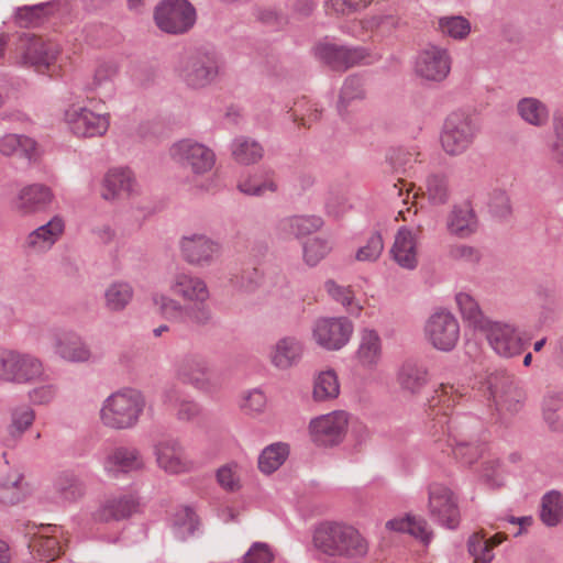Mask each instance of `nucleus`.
<instances>
[{"label": "nucleus", "mask_w": 563, "mask_h": 563, "mask_svg": "<svg viewBox=\"0 0 563 563\" xmlns=\"http://www.w3.org/2000/svg\"><path fill=\"white\" fill-rule=\"evenodd\" d=\"M154 455L158 467L170 475L189 472L192 467L191 462L186 459L181 445L174 439L158 441L154 446Z\"/></svg>", "instance_id": "27"}, {"label": "nucleus", "mask_w": 563, "mask_h": 563, "mask_svg": "<svg viewBox=\"0 0 563 563\" xmlns=\"http://www.w3.org/2000/svg\"><path fill=\"white\" fill-rule=\"evenodd\" d=\"M428 510L442 527L455 529L460 522L457 497L448 486L434 482L428 486Z\"/></svg>", "instance_id": "16"}, {"label": "nucleus", "mask_w": 563, "mask_h": 563, "mask_svg": "<svg viewBox=\"0 0 563 563\" xmlns=\"http://www.w3.org/2000/svg\"><path fill=\"white\" fill-rule=\"evenodd\" d=\"M43 362L33 354L18 350H0V383L30 384L43 378Z\"/></svg>", "instance_id": "5"}, {"label": "nucleus", "mask_w": 563, "mask_h": 563, "mask_svg": "<svg viewBox=\"0 0 563 563\" xmlns=\"http://www.w3.org/2000/svg\"><path fill=\"white\" fill-rule=\"evenodd\" d=\"M365 96L363 80L358 76H350L345 79L340 93L339 107L344 108L351 101L363 99Z\"/></svg>", "instance_id": "63"}, {"label": "nucleus", "mask_w": 563, "mask_h": 563, "mask_svg": "<svg viewBox=\"0 0 563 563\" xmlns=\"http://www.w3.org/2000/svg\"><path fill=\"white\" fill-rule=\"evenodd\" d=\"M484 387L492 400V406L497 411L516 413L520 410L525 400V393L518 386L515 377L506 371L490 373L484 383Z\"/></svg>", "instance_id": "10"}, {"label": "nucleus", "mask_w": 563, "mask_h": 563, "mask_svg": "<svg viewBox=\"0 0 563 563\" xmlns=\"http://www.w3.org/2000/svg\"><path fill=\"white\" fill-rule=\"evenodd\" d=\"M58 1L25 5L16 9L15 20L22 27H35L42 24L45 19L58 11Z\"/></svg>", "instance_id": "40"}, {"label": "nucleus", "mask_w": 563, "mask_h": 563, "mask_svg": "<svg viewBox=\"0 0 563 563\" xmlns=\"http://www.w3.org/2000/svg\"><path fill=\"white\" fill-rule=\"evenodd\" d=\"M232 156L243 165H250L258 162L263 156L262 146L254 140L241 136L232 142Z\"/></svg>", "instance_id": "48"}, {"label": "nucleus", "mask_w": 563, "mask_h": 563, "mask_svg": "<svg viewBox=\"0 0 563 563\" xmlns=\"http://www.w3.org/2000/svg\"><path fill=\"white\" fill-rule=\"evenodd\" d=\"M199 526V518L196 511L189 506L177 509L173 516L172 530L175 538L180 541H185L195 536Z\"/></svg>", "instance_id": "42"}, {"label": "nucleus", "mask_w": 563, "mask_h": 563, "mask_svg": "<svg viewBox=\"0 0 563 563\" xmlns=\"http://www.w3.org/2000/svg\"><path fill=\"white\" fill-rule=\"evenodd\" d=\"M145 408V398L141 391L123 388L108 396L100 408L102 424L113 430L134 428Z\"/></svg>", "instance_id": "2"}, {"label": "nucleus", "mask_w": 563, "mask_h": 563, "mask_svg": "<svg viewBox=\"0 0 563 563\" xmlns=\"http://www.w3.org/2000/svg\"><path fill=\"white\" fill-rule=\"evenodd\" d=\"M170 291L189 302L209 300L210 291L207 283L199 276L188 272H177L169 280Z\"/></svg>", "instance_id": "30"}, {"label": "nucleus", "mask_w": 563, "mask_h": 563, "mask_svg": "<svg viewBox=\"0 0 563 563\" xmlns=\"http://www.w3.org/2000/svg\"><path fill=\"white\" fill-rule=\"evenodd\" d=\"M59 52L57 43L23 32L14 42L13 59L15 64L30 66L41 71L47 69L56 60Z\"/></svg>", "instance_id": "7"}, {"label": "nucleus", "mask_w": 563, "mask_h": 563, "mask_svg": "<svg viewBox=\"0 0 563 563\" xmlns=\"http://www.w3.org/2000/svg\"><path fill=\"white\" fill-rule=\"evenodd\" d=\"M314 55L334 70H346L362 65H371L382 59V54L368 46L339 45L321 42L314 47Z\"/></svg>", "instance_id": "4"}, {"label": "nucleus", "mask_w": 563, "mask_h": 563, "mask_svg": "<svg viewBox=\"0 0 563 563\" xmlns=\"http://www.w3.org/2000/svg\"><path fill=\"white\" fill-rule=\"evenodd\" d=\"M64 118L69 130L80 137L102 136L107 133L110 125V115L108 113H95L86 107L76 104H71L66 109Z\"/></svg>", "instance_id": "19"}, {"label": "nucleus", "mask_w": 563, "mask_h": 563, "mask_svg": "<svg viewBox=\"0 0 563 563\" xmlns=\"http://www.w3.org/2000/svg\"><path fill=\"white\" fill-rule=\"evenodd\" d=\"M484 387L492 400V406L497 411L516 413L520 410L525 400V393L518 386L515 377L506 371L490 373L484 383Z\"/></svg>", "instance_id": "9"}, {"label": "nucleus", "mask_w": 563, "mask_h": 563, "mask_svg": "<svg viewBox=\"0 0 563 563\" xmlns=\"http://www.w3.org/2000/svg\"><path fill=\"white\" fill-rule=\"evenodd\" d=\"M136 191V181L129 168L110 169L102 183L101 196L106 200H112L123 196H131Z\"/></svg>", "instance_id": "32"}, {"label": "nucleus", "mask_w": 563, "mask_h": 563, "mask_svg": "<svg viewBox=\"0 0 563 563\" xmlns=\"http://www.w3.org/2000/svg\"><path fill=\"white\" fill-rule=\"evenodd\" d=\"M313 545L321 553L344 559L364 558L368 552V542L351 525L327 521L313 532Z\"/></svg>", "instance_id": "1"}, {"label": "nucleus", "mask_w": 563, "mask_h": 563, "mask_svg": "<svg viewBox=\"0 0 563 563\" xmlns=\"http://www.w3.org/2000/svg\"><path fill=\"white\" fill-rule=\"evenodd\" d=\"M397 379L404 391L416 395L428 384V371L420 363L407 361L400 366Z\"/></svg>", "instance_id": "39"}, {"label": "nucleus", "mask_w": 563, "mask_h": 563, "mask_svg": "<svg viewBox=\"0 0 563 563\" xmlns=\"http://www.w3.org/2000/svg\"><path fill=\"white\" fill-rule=\"evenodd\" d=\"M446 227L451 234L467 238L477 230V218L467 206H455L448 216Z\"/></svg>", "instance_id": "38"}, {"label": "nucleus", "mask_w": 563, "mask_h": 563, "mask_svg": "<svg viewBox=\"0 0 563 563\" xmlns=\"http://www.w3.org/2000/svg\"><path fill=\"white\" fill-rule=\"evenodd\" d=\"M63 529L57 526H41L33 534L29 547L33 552L46 561H54L63 550Z\"/></svg>", "instance_id": "31"}, {"label": "nucleus", "mask_w": 563, "mask_h": 563, "mask_svg": "<svg viewBox=\"0 0 563 563\" xmlns=\"http://www.w3.org/2000/svg\"><path fill=\"white\" fill-rule=\"evenodd\" d=\"M563 405V397L560 394H548L543 399V419L552 431H563V419L559 411Z\"/></svg>", "instance_id": "53"}, {"label": "nucleus", "mask_w": 563, "mask_h": 563, "mask_svg": "<svg viewBox=\"0 0 563 563\" xmlns=\"http://www.w3.org/2000/svg\"><path fill=\"white\" fill-rule=\"evenodd\" d=\"M155 23L169 34H183L192 27L196 11L187 0H164L155 9Z\"/></svg>", "instance_id": "12"}, {"label": "nucleus", "mask_w": 563, "mask_h": 563, "mask_svg": "<svg viewBox=\"0 0 563 563\" xmlns=\"http://www.w3.org/2000/svg\"><path fill=\"white\" fill-rule=\"evenodd\" d=\"M424 333L428 342L434 349L450 352L459 342L460 325L451 312L440 310L429 317L424 325Z\"/></svg>", "instance_id": "17"}, {"label": "nucleus", "mask_w": 563, "mask_h": 563, "mask_svg": "<svg viewBox=\"0 0 563 563\" xmlns=\"http://www.w3.org/2000/svg\"><path fill=\"white\" fill-rule=\"evenodd\" d=\"M140 509L139 498L131 493L111 495L93 514L99 522L120 521L130 518Z\"/></svg>", "instance_id": "25"}, {"label": "nucleus", "mask_w": 563, "mask_h": 563, "mask_svg": "<svg viewBox=\"0 0 563 563\" xmlns=\"http://www.w3.org/2000/svg\"><path fill=\"white\" fill-rule=\"evenodd\" d=\"M27 494V485L23 475L19 473L10 474L0 481V503L3 505H16L22 501Z\"/></svg>", "instance_id": "45"}, {"label": "nucleus", "mask_w": 563, "mask_h": 563, "mask_svg": "<svg viewBox=\"0 0 563 563\" xmlns=\"http://www.w3.org/2000/svg\"><path fill=\"white\" fill-rule=\"evenodd\" d=\"M540 518L548 527H554L563 518V496L560 492L551 490L542 498Z\"/></svg>", "instance_id": "49"}, {"label": "nucleus", "mask_w": 563, "mask_h": 563, "mask_svg": "<svg viewBox=\"0 0 563 563\" xmlns=\"http://www.w3.org/2000/svg\"><path fill=\"white\" fill-rule=\"evenodd\" d=\"M479 128L475 119L465 112L450 113L442 126L440 142L443 151L450 156L465 153L474 143Z\"/></svg>", "instance_id": "6"}, {"label": "nucleus", "mask_w": 563, "mask_h": 563, "mask_svg": "<svg viewBox=\"0 0 563 563\" xmlns=\"http://www.w3.org/2000/svg\"><path fill=\"white\" fill-rule=\"evenodd\" d=\"M274 558L271 547L264 542H254L242 558V563H271Z\"/></svg>", "instance_id": "64"}, {"label": "nucleus", "mask_w": 563, "mask_h": 563, "mask_svg": "<svg viewBox=\"0 0 563 563\" xmlns=\"http://www.w3.org/2000/svg\"><path fill=\"white\" fill-rule=\"evenodd\" d=\"M496 354L514 357L522 353L523 340L516 327L508 322L488 320L481 329Z\"/></svg>", "instance_id": "18"}, {"label": "nucleus", "mask_w": 563, "mask_h": 563, "mask_svg": "<svg viewBox=\"0 0 563 563\" xmlns=\"http://www.w3.org/2000/svg\"><path fill=\"white\" fill-rule=\"evenodd\" d=\"M174 375L181 384L199 391L213 393L220 387L207 358L198 353L180 356L174 364Z\"/></svg>", "instance_id": "8"}, {"label": "nucleus", "mask_w": 563, "mask_h": 563, "mask_svg": "<svg viewBox=\"0 0 563 563\" xmlns=\"http://www.w3.org/2000/svg\"><path fill=\"white\" fill-rule=\"evenodd\" d=\"M313 399L316 401H328L335 399L340 394V384L334 371L321 372L313 383Z\"/></svg>", "instance_id": "47"}, {"label": "nucleus", "mask_w": 563, "mask_h": 563, "mask_svg": "<svg viewBox=\"0 0 563 563\" xmlns=\"http://www.w3.org/2000/svg\"><path fill=\"white\" fill-rule=\"evenodd\" d=\"M362 29L372 34L374 41L385 43L393 38L405 22L396 9L374 13L361 21Z\"/></svg>", "instance_id": "28"}, {"label": "nucleus", "mask_w": 563, "mask_h": 563, "mask_svg": "<svg viewBox=\"0 0 563 563\" xmlns=\"http://www.w3.org/2000/svg\"><path fill=\"white\" fill-rule=\"evenodd\" d=\"M452 453L456 460L465 465H472L483 456L484 448L474 439L451 444Z\"/></svg>", "instance_id": "59"}, {"label": "nucleus", "mask_w": 563, "mask_h": 563, "mask_svg": "<svg viewBox=\"0 0 563 563\" xmlns=\"http://www.w3.org/2000/svg\"><path fill=\"white\" fill-rule=\"evenodd\" d=\"M450 69L451 59L448 51L438 46L421 51L416 60V73L426 80L441 81L446 78Z\"/></svg>", "instance_id": "21"}, {"label": "nucleus", "mask_w": 563, "mask_h": 563, "mask_svg": "<svg viewBox=\"0 0 563 563\" xmlns=\"http://www.w3.org/2000/svg\"><path fill=\"white\" fill-rule=\"evenodd\" d=\"M64 231V219L59 216H54L48 222L31 231L26 235L23 246L31 253H46L63 236Z\"/></svg>", "instance_id": "29"}, {"label": "nucleus", "mask_w": 563, "mask_h": 563, "mask_svg": "<svg viewBox=\"0 0 563 563\" xmlns=\"http://www.w3.org/2000/svg\"><path fill=\"white\" fill-rule=\"evenodd\" d=\"M393 260L402 268L415 269L418 265L417 235L407 227H401L390 250Z\"/></svg>", "instance_id": "33"}, {"label": "nucleus", "mask_w": 563, "mask_h": 563, "mask_svg": "<svg viewBox=\"0 0 563 563\" xmlns=\"http://www.w3.org/2000/svg\"><path fill=\"white\" fill-rule=\"evenodd\" d=\"M467 550L474 563H490L495 558L492 543L482 532H475L468 538Z\"/></svg>", "instance_id": "55"}, {"label": "nucleus", "mask_w": 563, "mask_h": 563, "mask_svg": "<svg viewBox=\"0 0 563 563\" xmlns=\"http://www.w3.org/2000/svg\"><path fill=\"white\" fill-rule=\"evenodd\" d=\"M439 29L454 40H464L471 32V23L461 15L443 16L439 20Z\"/></svg>", "instance_id": "57"}, {"label": "nucleus", "mask_w": 563, "mask_h": 563, "mask_svg": "<svg viewBox=\"0 0 563 563\" xmlns=\"http://www.w3.org/2000/svg\"><path fill=\"white\" fill-rule=\"evenodd\" d=\"M54 200L52 189L42 184H32L20 189L12 200V209L20 216L45 211Z\"/></svg>", "instance_id": "22"}, {"label": "nucleus", "mask_w": 563, "mask_h": 563, "mask_svg": "<svg viewBox=\"0 0 563 563\" xmlns=\"http://www.w3.org/2000/svg\"><path fill=\"white\" fill-rule=\"evenodd\" d=\"M518 117L534 128H544L550 121V109L545 102L536 97H523L516 104Z\"/></svg>", "instance_id": "35"}, {"label": "nucleus", "mask_w": 563, "mask_h": 563, "mask_svg": "<svg viewBox=\"0 0 563 563\" xmlns=\"http://www.w3.org/2000/svg\"><path fill=\"white\" fill-rule=\"evenodd\" d=\"M34 419L35 412L30 406L14 408L11 413L10 433L14 437L21 435L33 424Z\"/></svg>", "instance_id": "61"}, {"label": "nucleus", "mask_w": 563, "mask_h": 563, "mask_svg": "<svg viewBox=\"0 0 563 563\" xmlns=\"http://www.w3.org/2000/svg\"><path fill=\"white\" fill-rule=\"evenodd\" d=\"M384 250V241L378 232L372 233L366 243L362 245L355 255V258L360 262H376Z\"/></svg>", "instance_id": "62"}, {"label": "nucleus", "mask_w": 563, "mask_h": 563, "mask_svg": "<svg viewBox=\"0 0 563 563\" xmlns=\"http://www.w3.org/2000/svg\"><path fill=\"white\" fill-rule=\"evenodd\" d=\"M324 288L333 300L340 302L350 312H360L361 307L354 303V295L350 287L341 286L333 279H329L324 283Z\"/></svg>", "instance_id": "60"}, {"label": "nucleus", "mask_w": 563, "mask_h": 563, "mask_svg": "<svg viewBox=\"0 0 563 563\" xmlns=\"http://www.w3.org/2000/svg\"><path fill=\"white\" fill-rule=\"evenodd\" d=\"M181 258L195 267H209L222 254V245L205 233H189L179 240Z\"/></svg>", "instance_id": "13"}, {"label": "nucleus", "mask_w": 563, "mask_h": 563, "mask_svg": "<svg viewBox=\"0 0 563 563\" xmlns=\"http://www.w3.org/2000/svg\"><path fill=\"white\" fill-rule=\"evenodd\" d=\"M354 331L345 317H320L311 325V339L322 350L339 351L344 347Z\"/></svg>", "instance_id": "11"}, {"label": "nucleus", "mask_w": 563, "mask_h": 563, "mask_svg": "<svg viewBox=\"0 0 563 563\" xmlns=\"http://www.w3.org/2000/svg\"><path fill=\"white\" fill-rule=\"evenodd\" d=\"M133 286L125 280L110 283L103 291V307L112 313L122 312L132 302Z\"/></svg>", "instance_id": "37"}, {"label": "nucleus", "mask_w": 563, "mask_h": 563, "mask_svg": "<svg viewBox=\"0 0 563 563\" xmlns=\"http://www.w3.org/2000/svg\"><path fill=\"white\" fill-rule=\"evenodd\" d=\"M303 354V342L295 335H285L269 346L268 360L276 369L288 371L301 362Z\"/></svg>", "instance_id": "24"}, {"label": "nucleus", "mask_w": 563, "mask_h": 563, "mask_svg": "<svg viewBox=\"0 0 563 563\" xmlns=\"http://www.w3.org/2000/svg\"><path fill=\"white\" fill-rule=\"evenodd\" d=\"M288 445L284 443H275L265 448L258 457V468L271 474L275 472L288 456Z\"/></svg>", "instance_id": "51"}, {"label": "nucleus", "mask_w": 563, "mask_h": 563, "mask_svg": "<svg viewBox=\"0 0 563 563\" xmlns=\"http://www.w3.org/2000/svg\"><path fill=\"white\" fill-rule=\"evenodd\" d=\"M386 528L394 531L408 532L424 543H428L432 537V532L429 530L427 521L415 516H406L404 518L388 520L386 522Z\"/></svg>", "instance_id": "43"}, {"label": "nucleus", "mask_w": 563, "mask_h": 563, "mask_svg": "<svg viewBox=\"0 0 563 563\" xmlns=\"http://www.w3.org/2000/svg\"><path fill=\"white\" fill-rule=\"evenodd\" d=\"M174 162L189 168L195 175L210 172L216 164V154L207 145L192 139H183L169 148Z\"/></svg>", "instance_id": "15"}, {"label": "nucleus", "mask_w": 563, "mask_h": 563, "mask_svg": "<svg viewBox=\"0 0 563 563\" xmlns=\"http://www.w3.org/2000/svg\"><path fill=\"white\" fill-rule=\"evenodd\" d=\"M183 324L205 328L214 324V314L208 300L186 305Z\"/></svg>", "instance_id": "50"}, {"label": "nucleus", "mask_w": 563, "mask_h": 563, "mask_svg": "<svg viewBox=\"0 0 563 563\" xmlns=\"http://www.w3.org/2000/svg\"><path fill=\"white\" fill-rule=\"evenodd\" d=\"M347 427L349 413L344 410H334L310 420V439L318 446L333 448L343 442Z\"/></svg>", "instance_id": "14"}, {"label": "nucleus", "mask_w": 563, "mask_h": 563, "mask_svg": "<svg viewBox=\"0 0 563 563\" xmlns=\"http://www.w3.org/2000/svg\"><path fill=\"white\" fill-rule=\"evenodd\" d=\"M426 194L433 205H443L449 200L450 188L445 176L431 175L427 178Z\"/></svg>", "instance_id": "58"}, {"label": "nucleus", "mask_w": 563, "mask_h": 563, "mask_svg": "<svg viewBox=\"0 0 563 563\" xmlns=\"http://www.w3.org/2000/svg\"><path fill=\"white\" fill-rule=\"evenodd\" d=\"M238 188L244 195L262 197L267 192H275L278 187L272 174L256 173L240 180Z\"/></svg>", "instance_id": "46"}, {"label": "nucleus", "mask_w": 563, "mask_h": 563, "mask_svg": "<svg viewBox=\"0 0 563 563\" xmlns=\"http://www.w3.org/2000/svg\"><path fill=\"white\" fill-rule=\"evenodd\" d=\"M59 499L65 503H76L86 494L85 483L73 473L60 474L54 484Z\"/></svg>", "instance_id": "44"}, {"label": "nucleus", "mask_w": 563, "mask_h": 563, "mask_svg": "<svg viewBox=\"0 0 563 563\" xmlns=\"http://www.w3.org/2000/svg\"><path fill=\"white\" fill-rule=\"evenodd\" d=\"M153 302L165 319L180 324L184 323L186 305L164 294L154 295Z\"/></svg>", "instance_id": "52"}, {"label": "nucleus", "mask_w": 563, "mask_h": 563, "mask_svg": "<svg viewBox=\"0 0 563 563\" xmlns=\"http://www.w3.org/2000/svg\"><path fill=\"white\" fill-rule=\"evenodd\" d=\"M323 223L320 216L295 214L280 219L277 223V231L284 238L300 239L319 231Z\"/></svg>", "instance_id": "34"}, {"label": "nucleus", "mask_w": 563, "mask_h": 563, "mask_svg": "<svg viewBox=\"0 0 563 563\" xmlns=\"http://www.w3.org/2000/svg\"><path fill=\"white\" fill-rule=\"evenodd\" d=\"M176 77L190 89H203L219 76V63L213 54L190 52L178 56L174 65Z\"/></svg>", "instance_id": "3"}, {"label": "nucleus", "mask_w": 563, "mask_h": 563, "mask_svg": "<svg viewBox=\"0 0 563 563\" xmlns=\"http://www.w3.org/2000/svg\"><path fill=\"white\" fill-rule=\"evenodd\" d=\"M302 249L306 264L316 266L331 252L332 245L329 240L317 236L308 240Z\"/></svg>", "instance_id": "56"}, {"label": "nucleus", "mask_w": 563, "mask_h": 563, "mask_svg": "<svg viewBox=\"0 0 563 563\" xmlns=\"http://www.w3.org/2000/svg\"><path fill=\"white\" fill-rule=\"evenodd\" d=\"M382 355V342L378 333L371 329L361 331L356 357L363 366L377 364Z\"/></svg>", "instance_id": "41"}, {"label": "nucleus", "mask_w": 563, "mask_h": 563, "mask_svg": "<svg viewBox=\"0 0 563 563\" xmlns=\"http://www.w3.org/2000/svg\"><path fill=\"white\" fill-rule=\"evenodd\" d=\"M0 153L4 156L16 155L29 162L38 157L36 142L23 134H5L0 139Z\"/></svg>", "instance_id": "36"}, {"label": "nucleus", "mask_w": 563, "mask_h": 563, "mask_svg": "<svg viewBox=\"0 0 563 563\" xmlns=\"http://www.w3.org/2000/svg\"><path fill=\"white\" fill-rule=\"evenodd\" d=\"M479 422L476 418L467 415L449 416L448 413L438 415L434 427L439 428L448 437L446 443L456 444L474 438Z\"/></svg>", "instance_id": "26"}, {"label": "nucleus", "mask_w": 563, "mask_h": 563, "mask_svg": "<svg viewBox=\"0 0 563 563\" xmlns=\"http://www.w3.org/2000/svg\"><path fill=\"white\" fill-rule=\"evenodd\" d=\"M54 354L67 363H88L93 353L87 342L73 331H57L52 336Z\"/></svg>", "instance_id": "20"}, {"label": "nucleus", "mask_w": 563, "mask_h": 563, "mask_svg": "<svg viewBox=\"0 0 563 563\" xmlns=\"http://www.w3.org/2000/svg\"><path fill=\"white\" fill-rule=\"evenodd\" d=\"M456 305L465 320L476 328L482 329L489 319L485 318L476 300L466 292L455 296Z\"/></svg>", "instance_id": "54"}, {"label": "nucleus", "mask_w": 563, "mask_h": 563, "mask_svg": "<svg viewBox=\"0 0 563 563\" xmlns=\"http://www.w3.org/2000/svg\"><path fill=\"white\" fill-rule=\"evenodd\" d=\"M102 466L109 476L117 478L144 470L145 461L136 448L117 446L104 456Z\"/></svg>", "instance_id": "23"}]
</instances>
